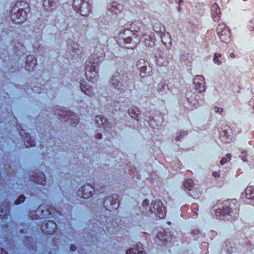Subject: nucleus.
<instances>
[{
	"label": "nucleus",
	"instance_id": "obj_1",
	"mask_svg": "<svg viewBox=\"0 0 254 254\" xmlns=\"http://www.w3.org/2000/svg\"><path fill=\"white\" fill-rule=\"evenodd\" d=\"M236 200H227L223 202L222 207L216 209L215 214L217 217H224V219L229 220V216H235L238 211L235 205Z\"/></svg>",
	"mask_w": 254,
	"mask_h": 254
},
{
	"label": "nucleus",
	"instance_id": "obj_2",
	"mask_svg": "<svg viewBox=\"0 0 254 254\" xmlns=\"http://www.w3.org/2000/svg\"><path fill=\"white\" fill-rule=\"evenodd\" d=\"M128 80L126 72L123 69H118L113 74L110 82L115 89L123 91L128 84Z\"/></svg>",
	"mask_w": 254,
	"mask_h": 254
},
{
	"label": "nucleus",
	"instance_id": "obj_3",
	"mask_svg": "<svg viewBox=\"0 0 254 254\" xmlns=\"http://www.w3.org/2000/svg\"><path fill=\"white\" fill-rule=\"evenodd\" d=\"M19 2L16 3L15 6L10 11V18L12 21L16 24L24 21L27 17V13L23 8H19Z\"/></svg>",
	"mask_w": 254,
	"mask_h": 254
},
{
	"label": "nucleus",
	"instance_id": "obj_4",
	"mask_svg": "<svg viewBox=\"0 0 254 254\" xmlns=\"http://www.w3.org/2000/svg\"><path fill=\"white\" fill-rule=\"evenodd\" d=\"M104 56V52L102 46L101 45L96 46L89 58L88 64H90L91 66L97 68L99 67V63L103 59Z\"/></svg>",
	"mask_w": 254,
	"mask_h": 254
},
{
	"label": "nucleus",
	"instance_id": "obj_5",
	"mask_svg": "<svg viewBox=\"0 0 254 254\" xmlns=\"http://www.w3.org/2000/svg\"><path fill=\"white\" fill-rule=\"evenodd\" d=\"M149 211L151 213H156L161 219L165 217L166 212V209L163 203L160 200H157L155 202L153 206L150 207Z\"/></svg>",
	"mask_w": 254,
	"mask_h": 254
},
{
	"label": "nucleus",
	"instance_id": "obj_6",
	"mask_svg": "<svg viewBox=\"0 0 254 254\" xmlns=\"http://www.w3.org/2000/svg\"><path fill=\"white\" fill-rule=\"evenodd\" d=\"M85 70V75L87 80L92 83H94L98 80L99 67H97V68L93 67L91 66L90 64H87Z\"/></svg>",
	"mask_w": 254,
	"mask_h": 254
},
{
	"label": "nucleus",
	"instance_id": "obj_7",
	"mask_svg": "<svg viewBox=\"0 0 254 254\" xmlns=\"http://www.w3.org/2000/svg\"><path fill=\"white\" fill-rule=\"evenodd\" d=\"M87 189V192H85V194H86L88 193L89 195L92 194V190L100 191L104 190V185L102 183L100 182H96L94 184L93 186H91L89 185H87L84 186H82L80 189V191L84 192L86 191V190Z\"/></svg>",
	"mask_w": 254,
	"mask_h": 254
},
{
	"label": "nucleus",
	"instance_id": "obj_8",
	"mask_svg": "<svg viewBox=\"0 0 254 254\" xmlns=\"http://www.w3.org/2000/svg\"><path fill=\"white\" fill-rule=\"evenodd\" d=\"M57 227V224L54 221L45 220L42 224L41 230L45 234H52L55 232Z\"/></svg>",
	"mask_w": 254,
	"mask_h": 254
},
{
	"label": "nucleus",
	"instance_id": "obj_9",
	"mask_svg": "<svg viewBox=\"0 0 254 254\" xmlns=\"http://www.w3.org/2000/svg\"><path fill=\"white\" fill-rule=\"evenodd\" d=\"M110 222H107V224H104V225L101 228L99 227L98 229L96 230L97 234H102V232H104L105 233H109V234H115L117 233L118 228L114 226V224L116 223L115 222H112L110 223V220H109Z\"/></svg>",
	"mask_w": 254,
	"mask_h": 254
},
{
	"label": "nucleus",
	"instance_id": "obj_10",
	"mask_svg": "<svg viewBox=\"0 0 254 254\" xmlns=\"http://www.w3.org/2000/svg\"><path fill=\"white\" fill-rule=\"evenodd\" d=\"M193 83L195 85V89L199 92L201 93L205 91L204 77L202 75H196L193 79Z\"/></svg>",
	"mask_w": 254,
	"mask_h": 254
},
{
	"label": "nucleus",
	"instance_id": "obj_11",
	"mask_svg": "<svg viewBox=\"0 0 254 254\" xmlns=\"http://www.w3.org/2000/svg\"><path fill=\"white\" fill-rule=\"evenodd\" d=\"M31 180L37 184L44 185L46 184V179L43 172H33L32 175Z\"/></svg>",
	"mask_w": 254,
	"mask_h": 254
},
{
	"label": "nucleus",
	"instance_id": "obj_12",
	"mask_svg": "<svg viewBox=\"0 0 254 254\" xmlns=\"http://www.w3.org/2000/svg\"><path fill=\"white\" fill-rule=\"evenodd\" d=\"M78 8H79L78 11L80 12V14L84 16H88L91 10V5L89 3V1H85L84 0L80 6V7Z\"/></svg>",
	"mask_w": 254,
	"mask_h": 254
},
{
	"label": "nucleus",
	"instance_id": "obj_13",
	"mask_svg": "<svg viewBox=\"0 0 254 254\" xmlns=\"http://www.w3.org/2000/svg\"><path fill=\"white\" fill-rule=\"evenodd\" d=\"M83 48L77 44L74 43L72 46L71 55L73 59H77L83 52Z\"/></svg>",
	"mask_w": 254,
	"mask_h": 254
},
{
	"label": "nucleus",
	"instance_id": "obj_14",
	"mask_svg": "<svg viewBox=\"0 0 254 254\" xmlns=\"http://www.w3.org/2000/svg\"><path fill=\"white\" fill-rule=\"evenodd\" d=\"M9 210H10V205L8 202H6V204L3 206H2L1 208V210L0 211V218L2 220H6L8 219V217L11 218L9 215Z\"/></svg>",
	"mask_w": 254,
	"mask_h": 254
},
{
	"label": "nucleus",
	"instance_id": "obj_15",
	"mask_svg": "<svg viewBox=\"0 0 254 254\" xmlns=\"http://www.w3.org/2000/svg\"><path fill=\"white\" fill-rule=\"evenodd\" d=\"M254 188L252 186H248L245 190V195L246 196V200H245V203H250L252 204L253 202V196L254 192Z\"/></svg>",
	"mask_w": 254,
	"mask_h": 254
},
{
	"label": "nucleus",
	"instance_id": "obj_16",
	"mask_svg": "<svg viewBox=\"0 0 254 254\" xmlns=\"http://www.w3.org/2000/svg\"><path fill=\"white\" fill-rule=\"evenodd\" d=\"M36 215L39 217H47L51 214L49 208H45L44 205H41L36 211Z\"/></svg>",
	"mask_w": 254,
	"mask_h": 254
},
{
	"label": "nucleus",
	"instance_id": "obj_17",
	"mask_svg": "<svg viewBox=\"0 0 254 254\" xmlns=\"http://www.w3.org/2000/svg\"><path fill=\"white\" fill-rule=\"evenodd\" d=\"M80 88L81 91L88 96H91L94 94L92 87L85 81L80 83Z\"/></svg>",
	"mask_w": 254,
	"mask_h": 254
},
{
	"label": "nucleus",
	"instance_id": "obj_18",
	"mask_svg": "<svg viewBox=\"0 0 254 254\" xmlns=\"http://www.w3.org/2000/svg\"><path fill=\"white\" fill-rule=\"evenodd\" d=\"M211 14L213 20L218 21L220 18V9L217 3H214L211 6Z\"/></svg>",
	"mask_w": 254,
	"mask_h": 254
},
{
	"label": "nucleus",
	"instance_id": "obj_19",
	"mask_svg": "<svg viewBox=\"0 0 254 254\" xmlns=\"http://www.w3.org/2000/svg\"><path fill=\"white\" fill-rule=\"evenodd\" d=\"M26 69L27 70H33L36 64V61L32 55L27 56L26 60Z\"/></svg>",
	"mask_w": 254,
	"mask_h": 254
},
{
	"label": "nucleus",
	"instance_id": "obj_20",
	"mask_svg": "<svg viewBox=\"0 0 254 254\" xmlns=\"http://www.w3.org/2000/svg\"><path fill=\"white\" fill-rule=\"evenodd\" d=\"M201 189L199 188L197 185L195 186L194 188H193L191 190H190V191H187V193L194 198H198L199 195L201 194Z\"/></svg>",
	"mask_w": 254,
	"mask_h": 254
},
{
	"label": "nucleus",
	"instance_id": "obj_21",
	"mask_svg": "<svg viewBox=\"0 0 254 254\" xmlns=\"http://www.w3.org/2000/svg\"><path fill=\"white\" fill-rule=\"evenodd\" d=\"M15 54L17 56H21L24 54L25 52V47L20 43H18L14 47L13 49Z\"/></svg>",
	"mask_w": 254,
	"mask_h": 254
},
{
	"label": "nucleus",
	"instance_id": "obj_22",
	"mask_svg": "<svg viewBox=\"0 0 254 254\" xmlns=\"http://www.w3.org/2000/svg\"><path fill=\"white\" fill-rule=\"evenodd\" d=\"M192 179H188L186 181L184 182L183 184V189L187 191H190L193 188H194V187L196 186Z\"/></svg>",
	"mask_w": 254,
	"mask_h": 254
},
{
	"label": "nucleus",
	"instance_id": "obj_23",
	"mask_svg": "<svg viewBox=\"0 0 254 254\" xmlns=\"http://www.w3.org/2000/svg\"><path fill=\"white\" fill-rule=\"evenodd\" d=\"M221 40L224 42H227L230 38V34L228 30H224L222 32L217 34Z\"/></svg>",
	"mask_w": 254,
	"mask_h": 254
},
{
	"label": "nucleus",
	"instance_id": "obj_24",
	"mask_svg": "<svg viewBox=\"0 0 254 254\" xmlns=\"http://www.w3.org/2000/svg\"><path fill=\"white\" fill-rule=\"evenodd\" d=\"M111 197H114L115 198L110 202L111 210L117 209L119 206V201L117 200L118 196L115 194Z\"/></svg>",
	"mask_w": 254,
	"mask_h": 254
},
{
	"label": "nucleus",
	"instance_id": "obj_25",
	"mask_svg": "<svg viewBox=\"0 0 254 254\" xmlns=\"http://www.w3.org/2000/svg\"><path fill=\"white\" fill-rule=\"evenodd\" d=\"M132 31L128 29L122 30L120 31L119 37L120 38H125L127 37H130L132 35Z\"/></svg>",
	"mask_w": 254,
	"mask_h": 254
},
{
	"label": "nucleus",
	"instance_id": "obj_26",
	"mask_svg": "<svg viewBox=\"0 0 254 254\" xmlns=\"http://www.w3.org/2000/svg\"><path fill=\"white\" fill-rule=\"evenodd\" d=\"M114 198V197L109 196L104 200L103 202V205L106 209L111 211L110 202Z\"/></svg>",
	"mask_w": 254,
	"mask_h": 254
},
{
	"label": "nucleus",
	"instance_id": "obj_27",
	"mask_svg": "<svg viewBox=\"0 0 254 254\" xmlns=\"http://www.w3.org/2000/svg\"><path fill=\"white\" fill-rule=\"evenodd\" d=\"M122 8V5L118 4L117 2H114L112 5V7H109L110 11L114 12L116 14H117V9L119 10H121Z\"/></svg>",
	"mask_w": 254,
	"mask_h": 254
},
{
	"label": "nucleus",
	"instance_id": "obj_28",
	"mask_svg": "<svg viewBox=\"0 0 254 254\" xmlns=\"http://www.w3.org/2000/svg\"><path fill=\"white\" fill-rule=\"evenodd\" d=\"M36 144V142L34 140L31 139V137L29 136H27L25 141V145L26 147L30 146H34Z\"/></svg>",
	"mask_w": 254,
	"mask_h": 254
},
{
	"label": "nucleus",
	"instance_id": "obj_29",
	"mask_svg": "<svg viewBox=\"0 0 254 254\" xmlns=\"http://www.w3.org/2000/svg\"><path fill=\"white\" fill-rule=\"evenodd\" d=\"M84 0H74L72 3L74 9L77 12L79 9L78 7H80V6Z\"/></svg>",
	"mask_w": 254,
	"mask_h": 254
},
{
	"label": "nucleus",
	"instance_id": "obj_30",
	"mask_svg": "<svg viewBox=\"0 0 254 254\" xmlns=\"http://www.w3.org/2000/svg\"><path fill=\"white\" fill-rule=\"evenodd\" d=\"M107 122L106 119H104L102 116H97L96 117V123L98 126L105 125Z\"/></svg>",
	"mask_w": 254,
	"mask_h": 254
},
{
	"label": "nucleus",
	"instance_id": "obj_31",
	"mask_svg": "<svg viewBox=\"0 0 254 254\" xmlns=\"http://www.w3.org/2000/svg\"><path fill=\"white\" fill-rule=\"evenodd\" d=\"M224 30H228L227 27L226 25L222 23L221 24H219L218 26L216 28V31L217 34H219L221 32H222V31H224Z\"/></svg>",
	"mask_w": 254,
	"mask_h": 254
},
{
	"label": "nucleus",
	"instance_id": "obj_32",
	"mask_svg": "<svg viewBox=\"0 0 254 254\" xmlns=\"http://www.w3.org/2000/svg\"><path fill=\"white\" fill-rule=\"evenodd\" d=\"M66 119L68 120V118H71V121L72 122H69V124H77V120L75 118V115H73V114H68V115H66Z\"/></svg>",
	"mask_w": 254,
	"mask_h": 254
},
{
	"label": "nucleus",
	"instance_id": "obj_33",
	"mask_svg": "<svg viewBox=\"0 0 254 254\" xmlns=\"http://www.w3.org/2000/svg\"><path fill=\"white\" fill-rule=\"evenodd\" d=\"M168 89V85L164 83L160 84L158 86V90L159 92H162L163 91L165 90Z\"/></svg>",
	"mask_w": 254,
	"mask_h": 254
},
{
	"label": "nucleus",
	"instance_id": "obj_34",
	"mask_svg": "<svg viewBox=\"0 0 254 254\" xmlns=\"http://www.w3.org/2000/svg\"><path fill=\"white\" fill-rule=\"evenodd\" d=\"M25 199V197L24 195H21L15 201V204H19L23 202Z\"/></svg>",
	"mask_w": 254,
	"mask_h": 254
},
{
	"label": "nucleus",
	"instance_id": "obj_35",
	"mask_svg": "<svg viewBox=\"0 0 254 254\" xmlns=\"http://www.w3.org/2000/svg\"><path fill=\"white\" fill-rule=\"evenodd\" d=\"M187 134V131H183L180 132V134L178 136H177L176 139L177 141L180 140L181 138L184 135H186Z\"/></svg>",
	"mask_w": 254,
	"mask_h": 254
},
{
	"label": "nucleus",
	"instance_id": "obj_36",
	"mask_svg": "<svg viewBox=\"0 0 254 254\" xmlns=\"http://www.w3.org/2000/svg\"><path fill=\"white\" fill-rule=\"evenodd\" d=\"M137 250L133 248H130L126 251L127 254H137Z\"/></svg>",
	"mask_w": 254,
	"mask_h": 254
},
{
	"label": "nucleus",
	"instance_id": "obj_37",
	"mask_svg": "<svg viewBox=\"0 0 254 254\" xmlns=\"http://www.w3.org/2000/svg\"><path fill=\"white\" fill-rule=\"evenodd\" d=\"M149 201L147 199H145L143 200L142 205L143 207H144L146 209V207L149 205Z\"/></svg>",
	"mask_w": 254,
	"mask_h": 254
},
{
	"label": "nucleus",
	"instance_id": "obj_38",
	"mask_svg": "<svg viewBox=\"0 0 254 254\" xmlns=\"http://www.w3.org/2000/svg\"><path fill=\"white\" fill-rule=\"evenodd\" d=\"M228 161V159L226 157H223L220 161V163L221 165H223L226 163H227Z\"/></svg>",
	"mask_w": 254,
	"mask_h": 254
},
{
	"label": "nucleus",
	"instance_id": "obj_39",
	"mask_svg": "<svg viewBox=\"0 0 254 254\" xmlns=\"http://www.w3.org/2000/svg\"><path fill=\"white\" fill-rule=\"evenodd\" d=\"M214 110L216 113H219L221 114L223 112V109L217 107H215Z\"/></svg>",
	"mask_w": 254,
	"mask_h": 254
},
{
	"label": "nucleus",
	"instance_id": "obj_40",
	"mask_svg": "<svg viewBox=\"0 0 254 254\" xmlns=\"http://www.w3.org/2000/svg\"><path fill=\"white\" fill-rule=\"evenodd\" d=\"M229 246H230V248H231L230 249H229L228 248V246H228V245H227V244L226 245V247L227 248L226 250H227V252H228V253H229V254H231V253L233 252V248L231 246V244H229Z\"/></svg>",
	"mask_w": 254,
	"mask_h": 254
},
{
	"label": "nucleus",
	"instance_id": "obj_41",
	"mask_svg": "<svg viewBox=\"0 0 254 254\" xmlns=\"http://www.w3.org/2000/svg\"><path fill=\"white\" fill-rule=\"evenodd\" d=\"M230 127H229L228 126H224L222 128V130L223 132H225V134L226 135H227V133H228V132H227V129H229Z\"/></svg>",
	"mask_w": 254,
	"mask_h": 254
},
{
	"label": "nucleus",
	"instance_id": "obj_42",
	"mask_svg": "<svg viewBox=\"0 0 254 254\" xmlns=\"http://www.w3.org/2000/svg\"><path fill=\"white\" fill-rule=\"evenodd\" d=\"M49 1V4H50V7H52L54 6V4H55L56 2H57V1H58V0H48Z\"/></svg>",
	"mask_w": 254,
	"mask_h": 254
},
{
	"label": "nucleus",
	"instance_id": "obj_43",
	"mask_svg": "<svg viewBox=\"0 0 254 254\" xmlns=\"http://www.w3.org/2000/svg\"><path fill=\"white\" fill-rule=\"evenodd\" d=\"M69 248L70 250L72 252H74L76 250V247L74 244L70 245Z\"/></svg>",
	"mask_w": 254,
	"mask_h": 254
},
{
	"label": "nucleus",
	"instance_id": "obj_44",
	"mask_svg": "<svg viewBox=\"0 0 254 254\" xmlns=\"http://www.w3.org/2000/svg\"><path fill=\"white\" fill-rule=\"evenodd\" d=\"M213 61L217 64H221V62L217 58H214Z\"/></svg>",
	"mask_w": 254,
	"mask_h": 254
},
{
	"label": "nucleus",
	"instance_id": "obj_45",
	"mask_svg": "<svg viewBox=\"0 0 254 254\" xmlns=\"http://www.w3.org/2000/svg\"><path fill=\"white\" fill-rule=\"evenodd\" d=\"M0 254H8V253L4 249H0Z\"/></svg>",
	"mask_w": 254,
	"mask_h": 254
},
{
	"label": "nucleus",
	"instance_id": "obj_46",
	"mask_svg": "<svg viewBox=\"0 0 254 254\" xmlns=\"http://www.w3.org/2000/svg\"><path fill=\"white\" fill-rule=\"evenodd\" d=\"M123 40H124L125 42L126 43H130V37H125V38H122Z\"/></svg>",
	"mask_w": 254,
	"mask_h": 254
},
{
	"label": "nucleus",
	"instance_id": "obj_47",
	"mask_svg": "<svg viewBox=\"0 0 254 254\" xmlns=\"http://www.w3.org/2000/svg\"><path fill=\"white\" fill-rule=\"evenodd\" d=\"M220 174L217 172H214L213 173V176L214 177H219Z\"/></svg>",
	"mask_w": 254,
	"mask_h": 254
},
{
	"label": "nucleus",
	"instance_id": "obj_48",
	"mask_svg": "<svg viewBox=\"0 0 254 254\" xmlns=\"http://www.w3.org/2000/svg\"><path fill=\"white\" fill-rule=\"evenodd\" d=\"M136 253H137V254H146V253L144 251H139L138 249H136Z\"/></svg>",
	"mask_w": 254,
	"mask_h": 254
},
{
	"label": "nucleus",
	"instance_id": "obj_49",
	"mask_svg": "<svg viewBox=\"0 0 254 254\" xmlns=\"http://www.w3.org/2000/svg\"><path fill=\"white\" fill-rule=\"evenodd\" d=\"M129 114L130 115H135V112L134 109H131V110H129Z\"/></svg>",
	"mask_w": 254,
	"mask_h": 254
},
{
	"label": "nucleus",
	"instance_id": "obj_50",
	"mask_svg": "<svg viewBox=\"0 0 254 254\" xmlns=\"http://www.w3.org/2000/svg\"><path fill=\"white\" fill-rule=\"evenodd\" d=\"M226 157L228 159V161H230L231 158V154L230 153L227 154L226 155Z\"/></svg>",
	"mask_w": 254,
	"mask_h": 254
},
{
	"label": "nucleus",
	"instance_id": "obj_51",
	"mask_svg": "<svg viewBox=\"0 0 254 254\" xmlns=\"http://www.w3.org/2000/svg\"><path fill=\"white\" fill-rule=\"evenodd\" d=\"M221 56V55L220 54H218V53H215L214 54V58H218L219 57H220Z\"/></svg>",
	"mask_w": 254,
	"mask_h": 254
},
{
	"label": "nucleus",
	"instance_id": "obj_52",
	"mask_svg": "<svg viewBox=\"0 0 254 254\" xmlns=\"http://www.w3.org/2000/svg\"><path fill=\"white\" fill-rule=\"evenodd\" d=\"M102 134L100 133H98L97 135H96V136H97V138H99V139H101L102 138Z\"/></svg>",
	"mask_w": 254,
	"mask_h": 254
},
{
	"label": "nucleus",
	"instance_id": "obj_53",
	"mask_svg": "<svg viewBox=\"0 0 254 254\" xmlns=\"http://www.w3.org/2000/svg\"><path fill=\"white\" fill-rule=\"evenodd\" d=\"M25 240V242L26 243L27 242H32L33 241V239H24Z\"/></svg>",
	"mask_w": 254,
	"mask_h": 254
},
{
	"label": "nucleus",
	"instance_id": "obj_54",
	"mask_svg": "<svg viewBox=\"0 0 254 254\" xmlns=\"http://www.w3.org/2000/svg\"><path fill=\"white\" fill-rule=\"evenodd\" d=\"M230 56L231 57V58H234L235 56V55L234 54H233V53H231L230 54Z\"/></svg>",
	"mask_w": 254,
	"mask_h": 254
},
{
	"label": "nucleus",
	"instance_id": "obj_55",
	"mask_svg": "<svg viewBox=\"0 0 254 254\" xmlns=\"http://www.w3.org/2000/svg\"><path fill=\"white\" fill-rule=\"evenodd\" d=\"M178 3L182 4L183 3V0H178Z\"/></svg>",
	"mask_w": 254,
	"mask_h": 254
},
{
	"label": "nucleus",
	"instance_id": "obj_56",
	"mask_svg": "<svg viewBox=\"0 0 254 254\" xmlns=\"http://www.w3.org/2000/svg\"><path fill=\"white\" fill-rule=\"evenodd\" d=\"M4 240H5V242L7 243V241L8 242H10L9 240H13L14 239H5Z\"/></svg>",
	"mask_w": 254,
	"mask_h": 254
},
{
	"label": "nucleus",
	"instance_id": "obj_57",
	"mask_svg": "<svg viewBox=\"0 0 254 254\" xmlns=\"http://www.w3.org/2000/svg\"><path fill=\"white\" fill-rule=\"evenodd\" d=\"M8 225H7L6 224L4 225V228L5 229L8 228Z\"/></svg>",
	"mask_w": 254,
	"mask_h": 254
},
{
	"label": "nucleus",
	"instance_id": "obj_58",
	"mask_svg": "<svg viewBox=\"0 0 254 254\" xmlns=\"http://www.w3.org/2000/svg\"><path fill=\"white\" fill-rule=\"evenodd\" d=\"M19 2V4L18 5V6L20 5L22 2H23V3H25V2H22V1H20V2Z\"/></svg>",
	"mask_w": 254,
	"mask_h": 254
},
{
	"label": "nucleus",
	"instance_id": "obj_59",
	"mask_svg": "<svg viewBox=\"0 0 254 254\" xmlns=\"http://www.w3.org/2000/svg\"><path fill=\"white\" fill-rule=\"evenodd\" d=\"M242 159L243 161H247V160H246L245 158H244V157H242Z\"/></svg>",
	"mask_w": 254,
	"mask_h": 254
},
{
	"label": "nucleus",
	"instance_id": "obj_60",
	"mask_svg": "<svg viewBox=\"0 0 254 254\" xmlns=\"http://www.w3.org/2000/svg\"><path fill=\"white\" fill-rule=\"evenodd\" d=\"M23 238H26V239H27V238H30L28 236H24L23 237Z\"/></svg>",
	"mask_w": 254,
	"mask_h": 254
},
{
	"label": "nucleus",
	"instance_id": "obj_61",
	"mask_svg": "<svg viewBox=\"0 0 254 254\" xmlns=\"http://www.w3.org/2000/svg\"><path fill=\"white\" fill-rule=\"evenodd\" d=\"M107 127H108V128H109V127H110V126H108ZM106 127H106V126H105V129H107V130H108V128H106Z\"/></svg>",
	"mask_w": 254,
	"mask_h": 254
},
{
	"label": "nucleus",
	"instance_id": "obj_62",
	"mask_svg": "<svg viewBox=\"0 0 254 254\" xmlns=\"http://www.w3.org/2000/svg\"><path fill=\"white\" fill-rule=\"evenodd\" d=\"M46 2H47V0H45L44 1V5H45V4H46Z\"/></svg>",
	"mask_w": 254,
	"mask_h": 254
},
{
	"label": "nucleus",
	"instance_id": "obj_63",
	"mask_svg": "<svg viewBox=\"0 0 254 254\" xmlns=\"http://www.w3.org/2000/svg\"><path fill=\"white\" fill-rule=\"evenodd\" d=\"M244 194L242 193V197H244Z\"/></svg>",
	"mask_w": 254,
	"mask_h": 254
},
{
	"label": "nucleus",
	"instance_id": "obj_64",
	"mask_svg": "<svg viewBox=\"0 0 254 254\" xmlns=\"http://www.w3.org/2000/svg\"><path fill=\"white\" fill-rule=\"evenodd\" d=\"M48 254H52L51 252L50 251Z\"/></svg>",
	"mask_w": 254,
	"mask_h": 254
}]
</instances>
